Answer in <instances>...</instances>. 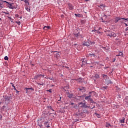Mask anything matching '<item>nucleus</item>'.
<instances>
[{"label":"nucleus","instance_id":"19","mask_svg":"<svg viewBox=\"0 0 128 128\" xmlns=\"http://www.w3.org/2000/svg\"><path fill=\"white\" fill-rule=\"evenodd\" d=\"M12 84V86H13L14 88V90H16V86H14V84H12V83H11Z\"/></svg>","mask_w":128,"mask_h":128},{"label":"nucleus","instance_id":"51","mask_svg":"<svg viewBox=\"0 0 128 128\" xmlns=\"http://www.w3.org/2000/svg\"><path fill=\"white\" fill-rule=\"evenodd\" d=\"M20 18H22V17H20Z\"/></svg>","mask_w":128,"mask_h":128},{"label":"nucleus","instance_id":"38","mask_svg":"<svg viewBox=\"0 0 128 128\" xmlns=\"http://www.w3.org/2000/svg\"><path fill=\"white\" fill-rule=\"evenodd\" d=\"M24 2H26H26H28V0H26Z\"/></svg>","mask_w":128,"mask_h":128},{"label":"nucleus","instance_id":"50","mask_svg":"<svg viewBox=\"0 0 128 128\" xmlns=\"http://www.w3.org/2000/svg\"><path fill=\"white\" fill-rule=\"evenodd\" d=\"M60 98H61V97H60Z\"/></svg>","mask_w":128,"mask_h":128},{"label":"nucleus","instance_id":"32","mask_svg":"<svg viewBox=\"0 0 128 128\" xmlns=\"http://www.w3.org/2000/svg\"><path fill=\"white\" fill-rule=\"evenodd\" d=\"M2 116L0 114V120H2Z\"/></svg>","mask_w":128,"mask_h":128},{"label":"nucleus","instance_id":"42","mask_svg":"<svg viewBox=\"0 0 128 128\" xmlns=\"http://www.w3.org/2000/svg\"><path fill=\"white\" fill-rule=\"evenodd\" d=\"M75 80H78V79H75Z\"/></svg>","mask_w":128,"mask_h":128},{"label":"nucleus","instance_id":"33","mask_svg":"<svg viewBox=\"0 0 128 128\" xmlns=\"http://www.w3.org/2000/svg\"><path fill=\"white\" fill-rule=\"evenodd\" d=\"M91 44H94V42H91Z\"/></svg>","mask_w":128,"mask_h":128},{"label":"nucleus","instance_id":"10","mask_svg":"<svg viewBox=\"0 0 128 128\" xmlns=\"http://www.w3.org/2000/svg\"><path fill=\"white\" fill-rule=\"evenodd\" d=\"M83 46H90V42H85L83 44Z\"/></svg>","mask_w":128,"mask_h":128},{"label":"nucleus","instance_id":"6","mask_svg":"<svg viewBox=\"0 0 128 128\" xmlns=\"http://www.w3.org/2000/svg\"><path fill=\"white\" fill-rule=\"evenodd\" d=\"M69 9L70 10H74V6L70 4V3H68V4Z\"/></svg>","mask_w":128,"mask_h":128},{"label":"nucleus","instance_id":"48","mask_svg":"<svg viewBox=\"0 0 128 128\" xmlns=\"http://www.w3.org/2000/svg\"><path fill=\"white\" fill-rule=\"evenodd\" d=\"M57 56H60V54H58Z\"/></svg>","mask_w":128,"mask_h":128},{"label":"nucleus","instance_id":"13","mask_svg":"<svg viewBox=\"0 0 128 128\" xmlns=\"http://www.w3.org/2000/svg\"><path fill=\"white\" fill-rule=\"evenodd\" d=\"M121 20L120 18L118 17V18H116V20H115V22L116 23L118 22V20Z\"/></svg>","mask_w":128,"mask_h":128},{"label":"nucleus","instance_id":"17","mask_svg":"<svg viewBox=\"0 0 128 128\" xmlns=\"http://www.w3.org/2000/svg\"><path fill=\"white\" fill-rule=\"evenodd\" d=\"M124 120L125 119L124 118L122 120H120V122H121V124H124Z\"/></svg>","mask_w":128,"mask_h":128},{"label":"nucleus","instance_id":"28","mask_svg":"<svg viewBox=\"0 0 128 128\" xmlns=\"http://www.w3.org/2000/svg\"><path fill=\"white\" fill-rule=\"evenodd\" d=\"M112 62H116V58H114L113 60H112Z\"/></svg>","mask_w":128,"mask_h":128},{"label":"nucleus","instance_id":"12","mask_svg":"<svg viewBox=\"0 0 128 128\" xmlns=\"http://www.w3.org/2000/svg\"><path fill=\"white\" fill-rule=\"evenodd\" d=\"M74 16H78V18H80L82 16V15L80 14H75Z\"/></svg>","mask_w":128,"mask_h":128},{"label":"nucleus","instance_id":"34","mask_svg":"<svg viewBox=\"0 0 128 128\" xmlns=\"http://www.w3.org/2000/svg\"><path fill=\"white\" fill-rule=\"evenodd\" d=\"M66 88H68V86L64 87V90H66Z\"/></svg>","mask_w":128,"mask_h":128},{"label":"nucleus","instance_id":"18","mask_svg":"<svg viewBox=\"0 0 128 128\" xmlns=\"http://www.w3.org/2000/svg\"><path fill=\"white\" fill-rule=\"evenodd\" d=\"M26 10H27V12H30V9L28 7H26Z\"/></svg>","mask_w":128,"mask_h":128},{"label":"nucleus","instance_id":"39","mask_svg":"<svg viewBox=\"0 0 128 128\" xmlns=\"http://www.w3.org/2000/svg\"><path fill=\"white\" fill-rule=\"evenodd\" d=\"M92 92H89L90 94H92Z\"/></svg>","mask_w":128,"mask_h":128},{"label":"nucleus","instance_id":"7","mask_svg":"<svg viewBox=\"0 0 128 128\" xmlns=\"http://www.w3.org/2000/svg\"><path fill=\"white\" fill-rule=\"evenodd\" d=\"M79 106H80V108H84L86 106V104L83 103L82 102H80L79 103Z\"/></svg>","mask_w":128,"mask_h":128},{"label":"nucleus","instance_id":"27","mask_svg":"<svg viewBox=\"0 0 128 128\" xmlns=\"http://www.w3.org/2000/svg\"><path fill=\"white\" fill-rule=\"evenodd\" d=\"M52 89H50L49 90H47V92H52Z\"/></svg>","mask_w":128,"mask_h":128},{"label":"nucleus","instance_id":"31","mask_svg":"<svg viewBox=\"0 0 128 128\" xmlns=\"http://www.w3.org/2000/svg\"><path fill=\"white\" fill-rule=\"evenodd\" d=\"M4 14H9L8 12H3Z\"/></svg>","mask_w":128,"mask_h":128},{"label":"nucleus","instance_id":"29","mask_svg":"<svg viewBox=\"0 0 128 128\" xmlns=\"http://www.w3.org/2000/svg\"><path fill=\"white\" fill-rule=\"evenodd\" d=\"M122 20H125L128 21V18H122Z\"/></svg>","mask_w":128,"mask_h":128},{"label":"nucleus","instance_id":"25","mask_svg":"<svg viewBox=\"0 0 128 128\" xmlns=\"http://www.w3.org/2000/svg\"><path fill=\"white\" fill-rule=\"evenodd\" d=\"M90 56H96L94 54H90Z\"/></svg>","mask_w":128,"mask_h":128},{"label":"nucleus","instance_id":"21","mask_svg":"<svg viewBox=\"0 0 128 128\" xmlns=\"http://www.w3.org/2000/svg\"><path fill=\"white\" fill-rule=\"evenodd\" d=\"M4 60H8V57L7 56H6L4 58Z\"/></svg>","mask_w":128,"mask_h":128},{"label":"nucleus","instance_id":"4","mask_svg":"<svg viewBox=\"0 0 128 128\" xmlns=\"http://www.w3.org/2000/svg\"><path fill=\"white\" fill-rule=\"evenodd\" d=\"M74 36L76 38H82V36L80 34V32H78V34H74Z\"/></svg>","mask_w":128,"mask_h":128},{"label":"nucleus","instance_id":"11","mask_svg":"<svg viewBox=\"0 0 128 128\" xmlns=\"http://www.w3.org/2000/svg\"><path fill=\"white\" fill-rule=\"evenodd\" d=\"M98 8H102V10H104V5L103 4H102L98 6Z\"/></svg>","mask_w":128,"mask_h":128},{"label":"nucleus","instance_id":"44","mask_svg":"<svg viewBox=\"0 0 128 128\" xmlns=\"http://www.w3.org/2000/svg\"><path fill=\"white\" fill-rule=\"evenodd\" d=\"M16 16H18V14H16Z\"/></svg>","mask_w":128,"mask_h":128},{"label":"nucleus","instance_id":"35","mask_svg":"<svg viewBox=\"0 0 128 128\" xmlns=\"http://www.w3.org/2000/svg\"><path fill=\"white\" fill-rule=\"evenodd\" d=\"M126 32L127 30H128V27H127V28H126Z\"/></svg>","mask_w":128,"mask_h":128},{"label":"nucleus","instance_id":"40","mask_svg":"<svg viewBox=\"0 0 128 128\" xmlns=\"http://www.w3.org/2000/svg\"><path fill=\"white\" fill-rule=\"evenodd\" d=\"M92 32H96V30H92Z\"/></svg>","mask_w":128,"mask_h":128},{"label":"nucleus","instance_id":"22","mask_svg":"<svg viewBox=\"0 0 128 128\" xmlns=\"http://www.w3.org/2000/svg\"><path fill=\"white\" fill-rule=\"evenodd\" d=\"M108 126H110V124L106 123V128H108Z\"/></svg>","mask_w":128,"mask_h":128},{"label":"nucleus","instance_id":"49","mask_svg":"<svg viewBox=\"0 0 128 128\" xmlns=\"http://www.w3.org/2000/svg\"><path fill=\"white\" fill-rule=\"evenodd\" d=\"M8 18H10L8 17Z\"/></svg>","mask_w":128,"mask_h":128},{"label":"nucleus","instance_id":"15","mask_svg":"<svg viewBox=\"0 0 128 128\" xmlns=\"http://www.w3.org/2000/svg\"><path fill=\"white\" fill-rule=\"evenodd\" d=\"M124 56L122 52H120L118 55H116V56Z\"/></svg>","mask_w":128,"mask_h":128},{"label":"nucleus","instance_id":"8","mask_svg":"<svg viewBox=\"0 0 128 128\" xmlns=\"http://www.w3.org/2000/svg\"><path fill=\"white\" fill-rule=\"evenodd\" d=\"M102 76L103 77L104 80H108V76L104 74L102 75Z\"/></svg>","mask_w":128,"mask_h":128},{"label":"nucleus","instance_id":"47","mask_svg":"<svg viewBox=\"0 0 128 128\" xmlns=\"http://www.w3.org/2000/svg\"><path fill=\"white\" fill-rule=\"evenodd\" d=\"M47 128H50V126H47Z\"/></svg>","mask_w":128,"mask_h":128},{"label":"nucleus","instance_id":"2","mask_svg":"<svg viewBox=\"0 0 128 128\" xmlns=\"http://www.w3.org/2000/svg\"><path fill=\"white\" fill-rule=\"evenodd\" d=\"M25 90H26V94H30L31 92H34V90L32 88H26Z\"/></svg>","mask_w":128,"mask_h":128},{"label":"nucleus","instance_id":"9","mask_svg":"<svg viewBox=\"0 0 128 128\" xmlns=\"http://www.w3.org/2000/svg\"><path fill=\"white\" fill-rule=\"evenodd\" d=\"M50 26H45L44 28V30H50Z\"/></svg>","mask_w":128,"mask_h":128},{"label":"nucleus","instance_id":"30","mask_svg":"<svg viewBox=\"0 0 128 128\" xmlns=\"http://www.w3.org/2000/svg\"><path fill=\"white\" fill-rule=\"evenodd\" d=\"M38 84H39V86H44V84L38 83Z\"/></svg>","mask_w":128,"mask_h":128},{"label":"nucleus","instance_id":"41","mask_svg":"<svg viewBox=\"0 0 128 128\" xmlns=\"http://www.w3.org/2000/svg\"><path fill=\"white\" fill-rule=\"evenodd\" d=\"M72 96L70 95V96H69V98H72Z\"/></svg>","mask_w":128,"mask_h":128},{"label":"nucleus","instance_id":"43","mask_svg":"<svg viewBox=\"0 0 128 128\" xmlns=\"http://www.w3.org/2000/svg\"><path fill=\"white\" fill-rule=\"evenodd\" d=\"M86 0V2H88V0Z\"/></svg>","mask_w":128,"mask_h":128},{"label":"nucleus","instance_id":"16","mask_svg":"<svg viewBox=\"0 0 128 128\" xmlns=\"http://www.w3.org/2000/svg\"><path fill=\"white\" fill-rule=\"evenodd\" d=\"M40 76H42V78H44V74H38L37 75V78H40Z\"/></svg>","mask_w":128,"mask_h":128},{"label":"nucleus","instance_id":"3","mask_svg":"<svg viewBox=\"0 0 128 128\" xmlns=\"http://www.w3.org/2000/svg\"><path fill=\"white\" fill-rule=\"evenodd\" d=\"M92 95H89L88 96L85 97V100L88 102H92Z\"/></svg>","mask_w":128,"mask_h":128},{"label":"nucleus","instance_id":"46","mask_svg":"<svg viewBox=\"0 0 128 128\" xmlns=\"http://www.w3.org/2000/svg\"><path fill=\"white\" fill-rule=\"evenodd\" d=\"M2 104V102H0V106Z\"/></svg>","mask_w":128,"mask_h":128},{"label":"nucleus","instance_id":"26","mask_svg":"<svg viewBox=\"0 0 128 128\" xmlns=\"http://www.w3.org/2000/svg\"><path fill=\"white\" fill-rule=\"evenodd\" d=\"M96 116L97 118H100V114H96Z\"/></svg>","mask_w":128,"mask_h":128},{"label":"nucleus","instance_id":"36","mask_svg":"<svg viewBox=\"0 0 128 128\" xmlns=\"http://www.w3.org/2000/svg\"><path fill=\"white\" fill-rule=\"evenodd\" d=\"M124 24H125L126 26H128V24L124 23Z\"/></svg>","mask_w":128,"mask_h":128},{"label":"nucleus","instance_id":"14","mask_svg":"<svg viewBox=\"0 0 128 128\" xmlns=\"http://www.w3.org/2000/svg\"><path fill=\"white\" fill-rule=\"evenodd\" d=\"M94 78H96V79H94V80H96V78H100V75H98V74H96Z\"/></svg>","mask_w":128,"mask_h":128},{"label":"nucleus","instance_id":"45","mask_svg":"<svg viewBox=\"0 0 128 128\" xmlns=\"http://www.w3.org/2000/svg\"><path fill=\"white\" fill-rule=\"evenodd\" d=\"M0 20H2V18H0Z\"/></svg>","mask_w":128,"mask_h":128},{"label":"nucleus","instance_id":"37","mask_svg":"<svg viewBox=\"0 0 128 128\" xmlns=\"http://www.w3.org/2000/svg\"><path fill=\"white\" fill-rule=\"evenodd\" d=\"M16 92L17 93V94H18V90H16Z\"/></svg>","mask_w":128,"mask_h":128},{"label":"nucleus","instance_id":"23","mask_svg":"<svg viewBox=\"0 0 128 128\" xmlns=\"http://www.w3.org/2000/svg\"><path fill=\"white\" fill-rule=\"evenodd\" d=\"M16 24H18V26H20V21L16 22Z\"/></svg>","mask_w":128,"mask_h":128},{"label":"nucleus","instance_id":"1","mask_svg":"<svg viewBox=\"0 0 128 128\" xmlns=\"http://www.w3.org/2000/svg\"><path fill=\"white\" fill-rule=\"evenodd\" d=\"M5 2H7L8 4V6L9 8H11V10H14V8H18V6H16V4L14 3H8L5 1Z\"/></svg>","mask_w":128,"mask_h":128},{"label":"nucleus","instance_id":"24","mask_svg":"<svg viewBox=\"0 0 128 128\" xmlns=\"http://www.w3.org/2000/svg\"><path fill=\"white\" fill-rule=\"evenodd\" d=\"M0 8H4V5L2 4H0Z\"/></svg>","mask_w":128,"mask_h":128},{"label":"nucleus","instance_id":"5","mask_svg":"<svg viewBox=\"0 0 128 128\" xmlns=\"http://www.w3.org/2000/svg\"><path fill=\"white\" fill-rule=\"evenodd\" d=\"M108 36H110V38H112V36L116 37V34L114 32H112L111 34L108 35Z\"/></svg>","mask_w":128,"mask_h":128},{"label":"nucleus","instance_id":"20","mask_svg":"<svg viewBox=\"0 0 128 128\" xmlns=\"http://www.w3.org/2000/svg\"><path fill=\"white\" fill-rule=\"evenodd\" d=\"M82 80H80V78L78 79V82L79 84H82Z\"/></svg>","mask_w":128,"mask_h":128}]
</instances>
